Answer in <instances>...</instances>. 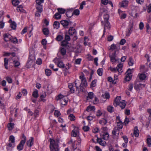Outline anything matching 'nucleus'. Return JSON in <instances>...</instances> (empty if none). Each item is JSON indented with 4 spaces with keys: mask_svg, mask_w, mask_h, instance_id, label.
I'll return each mask as SVG.
<instances>
[{
    "mask_svg": "<svg viewBox=\"0 0 151 151\" xmlns=\"http://www.w3.org/2000/svg\"><path fill=\"white\" fill-rule=\"evenodd\" d=\"M81 83L79 80H76L75 83H70L68 85V87L70 89V91L71 93H74L75 91L74 87H76V91L78 89V86H80Z\"/></svg>",
    "mask_w": 151,
    "mask_h": 151,
    "instance_id": "nucleus-1",
    "label": "nucleus"
},
{
    "mask_svg": "<svg viewBox=\"0 0 151 151\" xmlns=\"http://www.w3.org/2000/svg\"><path fill=\"white\" fill-rule=\"evenodd\" d=\"M50 150L51 151H58L59 148L58 143L54 140H51L50 141Z\"/></svg>",
    "mask_w": 151,
    "mask_h": 151,
    "instance_id": "nucleus-2",
    "label": "nucleus"
},
{
    "mask_svg": "<svg viewBox=\"0 0 151 151\" xmlns=\"http://www.w3.org/2000/svg\"><path fill=\"white\" fill-rule=\"evenodd\" d=\"M26 140V137L24 134H23L22 135V139L17 147V149L18 150L20 151L23 150Z\"/></svg>",
    "mask_w": 151,
    "mask_h": 151,
    "instance_id": "nucleus-3",
    "label": "nucleus"
},
{
    "mask_svg": "<svg viewBox=\"0 0 151 151\" xmlns=\"http://www.w3.org/2000/svg\"><path fill=\"white\" fill-rule=\"evenodd\" d=\"M53 61L55 63H57L58 67L61 68H63L64 67V65L63 62L61 61L59 58H56L53 60Z\"/></svg>",
    "mask_w": 151,
    "mask_h": 151,
    "instance_id": "nucleus-4",
    "label": "nucleus"
},
{
    "mask_svg": "<svg viewBox=\"0 0 151 151\" xmlns=\"http://www.w3.org/2000/svg\"><path fill=\"white\" fill-rule=\"evenodd\" d=\"M80 79L81 80V83L85 87H86L88 86L87 82L84 75H81L79 77Z\"/></svg>",
    "mask_w": 151,
    "mask_h": 151,
    "instance_id": "nucleus-5",
    "label": "nucleus"
},
{
    "mask_svg": "<svg viewBox=\"0 0 151 151\" xmlns=\"http://www.w3.org/2000/svg\"><path fill=\"white\" fill-rule=\"evenodd\" d=\"M110 60L111 62L114 63L117 61V59L116 58V51L112 54L111 55H109Z\"/></svg>",
    "mask_w": 151,
    "mask_h": 151,
    "instance_id": "nucleus-6",
    "label": "nucleus"
},
{
    "mask_svg": "<svg viewBox=\"0 0 151 151\" xmlns=\"http://www.w3.org/2000/svg\"><path fill=\"white\" fill-rule=\"evenodd\" d=\"M133 26V22L132 21H130L128 31L127 32V35H129L132 31V29Z\"/></svg>",
    "mask_w": 151,
    "mask_h": 151,
    "instance_id": "nucleus-7",
    "label": "nucleus"
},
{
    "mask_svg": "<svg viewBox=\"0 0 151 151\" xmlns=\"http://www.w3.org/2000/svg\"><path fill=\"white\" fill-rule=\"evenodd\" d=\"M110 49L112 50H115L114 52L119 51L120 49V45L118 44H112L111 46Z\"/></svg>",
    "mask_w": 151,
    "mask_h": 151,
    "instance_id": "nucleus-8",
    "label": "nucleus"
},
{
    "mask_svg": "<svg viewBox=\"0 0 151 151\" xmlns=\"http://www.w3.org/2000/svg\"><path fill=\"white\" fill-rule=\"evenodd\" d=\"M71 135L72 136L74 137H77L79 136L78 128H75L72 131Z\"/></svg>",
    "mask_w": 151,
    "mask_h": 151,
    "instance_id": "nucleus-9",
    "label": "nucleus"
},
{
    "mask_svg": "<svg viewBox=\"0 0 151 151\" xmlns=\"http://www.w3.org/2000/svg\"><path fill=\"white\" fill-rule=\"evenodd\" d=\"M121 97L120 96H117L115 98L114 102V105L115 106H118L120 102V100H121Z\"/></svg>",
    "mask_w": 151,
    "mask_h": 151,
    "instance_id": "nucleus-10",
    "label": "nucleus"
},
{
    "mask_svg": "<svg viewBox=\"0 0 151 151\" xmlns=\"http://www.w3.org/2000/svg\"><path fill=\"white\" fill-rule=\"evenodd\" d=\"M4 38L6 42L9 41L11 40L12 36L9 34H6L4 35Z\"/></svg>",
    "mask_w": 151,
    "mask_h": 151,
    "instance_id": "nucleus-11",
    "label": "nucleus"
},
{
    "mask_svg": "<svg viewBox=\"0 0 151 151\" xmlns=\"http://www.w3.org/2000/svg\"><path fill=\"white\" fill-rule=\"evenodd\" d=\"M68 32L69 35H75L76 34V32L75 29L73 27H70L69 28Z\"/></svg>",
    "mask_w": 151,
    "mask_h": 151,
    "instance_id": "nucleus-12",
    "label": "nucleus"
},
{
    "mask_svg": "<svg viewBox=\"0 0 151 151\" xmlns=\"http://www.w3.org/2000/svg\"><path fill=\"white\" fill-rule=\"evenodd\" d=\"M145 85L144 84L139 83L136 85L134 88L136 89H140L145 87Z\"/></svg>",
    "mask_w": 151,
    "mask_h": 151,
    "instance_id": "nucleus-13",
    "label": "nucleus"
},
{
    "mask_svg": "<svg viewBox=\"0 0 151 151\" xmlns=\"http://www.w3.org/2000/svg\"><path fill=\"white\" fill-rule=\"evenodd\" d=\"M139 131L138 129V127L136 126L134 127L133 134L135 137H137L139 136Z\"/></svg>",
    "mask_w": 151,
    "mask_h": 151,
    "instance_id": "nucleus-14",
    "label": "nucleus"
},
{
    "mask_svg": "<svg viewBox=\"0 0 151 151\" xmlns=\"http://www.w3.org/2000/svg\"><path fill=\"white\" fill-rule=\"evenodd\" d=\"M95 108L94 106H88L86 109V111L88 112L92 111V113H94V111L95 110Z\"/></svg>",
    "mask_w": 151,
    "mask_h": 151,
    "instance_id": "nucleus-15",
    "label": "nucleus"
},
{
    "mask_svg": "<svg viewBox=\"0 0 151 151\" xmlns=\"http://www.w3.org/2000/svg\"><path fill=\"white\" fill-rule=\"evenodd\" d=\"M34 139L33 137H31V139L27 142V145L29 147H31L33 145Z\"/></svg>",
    "mask_w": 151,
    "mask_h": 151,
    "instance_id": "nucleus-16",
    "label": "nucleus"
},
{
    "mask_svg": "<svg viewBox=\"0 0 151 151\" xmlns=\"http://www.w3.org/2000/svg\"><path fill=\"white\" fill-rule=\"evenodd\" d=\"M62 105H65L66 104L68 101V99L66 96L63 97L60 101Z\"/></svg>",
    "mask_w": 151,
    "mask_h": 151,
    "instance_id": "nucleus-17",
    "label": "nucleus"
},
{
    "mask_svg": "<svg viewBox=\"0 0 151 151\" xmlns=\"http://www.w3.org/2000/svg\"><path fill=\"white\" fill-rule=\"evenodd\" d=\"M97 141L100 145L102 146H105V142L103 141L101 138H99L97 137Z\"/></svg>",
    "mask_w": 151,
    "mask_h": 151,
    "instance_id": "nucleus-18",
    "label": "nucleus"
},
{
    "mask_svg": "<svg viewBox=\"0 0 151 151\" xmlns=\"http://www.w3.org/2000/svg\"><path fill=\"white\" fill-rule=\"evenodd\" d=\"M13 63L15 67H17L19 66L20 65V63L19 61L18 58H17L16 60L13 59Z\"/></svg>",
    "mask_w": 151,
    "mask_h": 151,
    "instance_id": "nucleus-19",
    "label": "nucleus"
},
{
    "mask_svg": "<svg viewBox=\"0 0 151 151\" xmlns=\"http://www.w3.org/2000/svg\"><path fill=\"white\" fill-rule=\"evenodd\" d=\"M102 138L105 140H108L109 139V135L108 132L103 133Z\"/></svg>",
    "mask_w": 151,
    "mask_h": 151,
    "instance_id": "nucleus-20",
    "label": "nucleus"
},
{
    "mask_svg": "<svg viewBox=\"0 0 151 151\" xmlns=\"http://www.w3.org/2000/svg\"><path fill=\"white\" fill-rule=\"evenodd\" d=\"M94 97V94L92 92H90L88 93V96H87V99L89 101L90 99H92Z\"/></svg>",
    "mask_w": 151,
    "mask_h": 151,
    "instance_id": "nucleus-21",
    "label": "nucleus"
},
{
    "mask_svg": "<svg viewBox=\"0 0 151 151\" xmlns=\"http://www.w3.org/2000/svg\"><path fill=\"white\" fill-rule=\"evenodd\" d=\"M122 109L125 108L126 105V102L124 100H122L120 102L119 105Z\"/></svg>",
    "mask_w": 151,
    "mask_h": 151,
    "instance_id": "nucleus-22",
    "label": "nucleus"
},
{
    "mask_svg": "<svg viewBox=\"0 0 151 151\" xmlns=\"http://www.w3.org/2000/svg\"><path fill=\"white\" fill-rule=\"evenodd\" d=\"M112 132V134L114 135H116V134H119V132L118 128L117 127H114L113 129Z\"/></svg>",
    "mask_w": 151,
    "mask_h": 151,
    "instance_id": "nucleus-23",
    "label": "nucleus"
},
{
    "mask_svg": "<svg viewBox=\"0 0 151 151\" xmlns=\"http://www.w3.org/2000/svg\"><path fill=\"white\" fill-rule=\"evenodd\" d=\"M147 143L149 147L151 146V137L150 136L148 135L147 136Z\"/></svg>",
    "mask_w": 151,
    "mask_h": 151,
    "instance_id": "nucleus-24",
    "label": "nucleus"
},
{
    "mask_svg": "<svg viewBox=\"0 0 151 151\" xmlns=\"http://www.w3.org/2000/svg\"><path fill=\"white\" fill-rule=\"evenodd\" d=\"M99 123L102 125H105L107 123V121L105 119H101L99 121Z\"/></svg>",
    "mask_w": 151,
    "mask_h": 151,
    "instance_id": "nucleus-25",
    "label": "nucleus"
},
{
    "mask_svg": "<svg viewBox=\"0 0 151 151\" xmlns=\"http://www.w3.org/2000/svg\"><path fill=\"white\" fill-rule=\"evenodd\" d=\"M128 4V1L125 0L122 1L120 3L121 6L122 7H125L127 6Z\"/></svg>",
    "mask_w": 151,
    "mask_h": 151,
    "instance_id": "nucleus-26",
    "label": "nucleus"
},
{
    "mask_svg": "<svg viewBox=\"0 0 151 151\" xmlns=\"http://www.w3.org/2000/svg\"><path fill=\"white\" fill-rule=\"evenodd\" d=\"M61 24L63 25L64 27H66L69 24V22L65 20H63L60 21Z\"/></svg>",
    "mask_w": 151,
    "mask_h": 151,
    "instance_id": "nucleus-27",
    "label": "nucleus"
},
{
    "mask_svg": "<svg viewBox=\"0 0 151 151\" xmlns=\"http://www.w3.org/2000/svg\"><path fill=\"white\" fill-rule=\"evenodd\" d=\"M123 67V65L122 63H120L119 64L117 67L116 68L118 70V72L119 73H121L122 72V68Z\"/></svg>",
    "mask_w": 151,
    "mask_h": 151,
    "instance_id": "nucleus-28",
    "label": "nucleus"
},
{
    "mask_svg": "<svg viewBox=\"0 0 151 151\" xmlns=\"http://www.w3.org/2000/svg\"><path fill=\"white\" fill-rule=\"evenodd\" d=\"M105 23L104 24V33L105 32V29L106 28L107 29H109L110 28V24L108 21H105Z\"/></svg>",
    "mask_w": 151,
    "mask_h": 151,
    "instance_id": "nucleus-29",
    "label": "nucleus"
},
{
    "mask_svg": "<svg viewBox=\"0 0 151 151\" xmlns=\"http://www.w3.org/2000/svg\"><path fill=\"white\" fill-rule=\"evenodd\" d=\"M42 32L46 36H47L49 34V31L47 28H44L42 29Z\"/></svg>",
    "mask_w": 151,
    "mask_h": 151,
    "instance_id": "nucleus-30",
    "label": "nucleus"
},
{
    "mask_svg": "<svg viewBox=\"0 0 151 151\" xmlns=\"http://www.w3.org/2000/svg\"><path fill=\"white\" fill-rule=\"evenodd\" d=\"M36 8L37 11L39 12L40 13H41L42 12V5H36Z\"/></svg>",
    "mask_w": 151,
    "mask_h": 151,
    "instance_id": "nucleus-31",
    "label": "nucleus"
},
{
    "mask_svg": "<svg viewBox=\"0 0 151 151\" xmlns=\"http://www.w3.org/2000/svg\"><path fill=\"white\" fill-rule=\"evenodd\" d=\"M60 23L58 22L55 21L53 24L54 27L55 29H58L60 27Z\"/></svg>",
    "mask_w": 151,
    "mask_h": 151,
    "instance_id": "nucleus-32",
    "label": "nucleus"
},
{
    "mask_svg": "<svg viewBox=\"0 0 151 151\" xmlns=\"http://www.w3.org/2000/svg\"><path fill=\"white\" fill-rule=\"evenodd\" d=\"M128 64L129 66H132L134 64V60L131 57L129 58Z\"/></svg>",
    "mask_w": 151,
    "mask_h": 151,
    "instance_id": "nucleus-33",
    "label": "nucleus"
},
{
    "mask_svg": "<svg viewBox=\"0 0 151 151\" xmlns=\"http://www.w3.org/2000/svg\"><path fill=\"white\" fill-rule=\"evenodd\" d=\"M47 91L48 93H51L52 91V88L51 85H48L47 87Z\"/></svg>",
    "mask_w": 151,
    "mask_h": 151,
    "instance_id": "nucleus-34",
    "label": "nucleus"
},
{
    "mask_svg": "<svg viewBox=\"0 0 151 151\" xmlns=\"http://www.w3.org/2000/svg\"><path fill=\"white\" fill-rule=\"evenodd\" d=\"M14 124L12 123H10L8 124V127L9 130H12L14 127Z\"/></svg>",
    "mask_w": 151,
    "mask_h": 151,
    "instance_id": "nucleus-35",
    "label": "nucleus"
},
{
    "mask_svg": "<svg viewBox=\"0 0 151 151\" xmlns=\"http://www.w3.org/2000/svg\"><path fill=\"white\" fill-rule=\"evenodd\" d=\"M16 26L17 24L14 22H12L10 25L11 27L13 29H16Z\"/></svg>",
    "mask_w": 151,
    "mask_h": 151,
    "instance_id": "nucleus-36",
    "label": "nucleus"
},
{
    "mask_svg": "<svg viewBox=\"0 0 151 151\" xmlns=\"http://www.w3.org/2000/svg\"><path fill=\"white\" fill-rule=\"evenodd\" d=\"M68 119L71 121H74L76 119L75 116L72 114H70L68 116Z\"/></svg>",
    "mask_w": 151,
    "mask_h": 151,
    "instance_id": "nucleus-37",
    "label": "nucleus"
},
{
    "mask_svg": "<svg viewBox=\"0 0 151 151\" xmlns=\"http://www.w3.org/2000/svg\"><path fill=\"white\" fill-rule=\"evenodd\" d=\"M60 52L62 55H64L66 54V50L65 48L62 47L60 49Z\"/></svg>",
    "mask_w": 151,
    "mask_h": 151,
    "instance_id": "nucleus-38",
    "label": "nucleus"
},
{
    "mask_svg": "<svg viewBox=\"0 0 151 151\" xmlns=\"http://www.w3.org/2000/svg\"><path fill=\"white\" fill-rule=\"evenodd\" d=\"M57 10L58 11V12L60 14H63L65 13V10L64 9L62 8H58L57 9Z\"/></svg>",
    "mask_w": 151,
    "mask_h": 151,
    "instance_id": "nucleus-39",
    "label": "nucleus"
},
{
    "mask_svg": "<svg viewBox=\"0 0 151 151\" xmlns=\"http://www.w3.org/2000/svg\"><path fill=\"white\" fill-rule=\"evenodd\" d=\"M17 10L18 12H24L25 11L23 9L22 5H19L17 9Z\"/></svg>",
    "mask_w": 151,
    "mask_h": 151,
    "instance_id": "nucleus-40",
    "label": "nucleus"
},
{
    "mask_svg": "<svg viewBox=\"0 0 151 151\" xmlns=\"http://www.w3.org/2000/svg\"><path fill=\"white\" fill-rule=\"evenodd\" d=\"M107 109L109 112L111 113L114 111L113 107L109 106L107 107Z\"/></svg>",
    "mask_w": 151,
    "mask_h": 151,
    "instance_id": "nucleus-41",
    "label": "nucleus"
},
{
    "mask_svg": "<svg viewBox=\"0 0 151 151\" xmlns=\"http://www.w3.org/2000/svg\"><path fill=\"white\" fill-rule=\"evenodd\" d=\"M61 15L59 13H56L54 15V17L56 19H59L61 18Z\"/></svg>",
    "mask_w": 151,
    "mask_h": 151,
    "instance_id": "nucleus-42",
    "label": "nucleus"
},
{
    "mask_svg": "<svg viewBox=\"0 0 151 151\" xmlns=\"http://www.w3.org/2000/svg\"><path fill=\"white\" fill-rule=\"evenodd\" d=\"M19 3V1L18 0H13L12 4L13 5L15 6H17Z\"/></svg>",
    "mask_w": 151,
    "mask_h": 151,
    "instance_id": "nucleus-43",
    "label": "nucleus"
},
{
    "mask_svg": "<svg viewBox=\"0 0 151 151\" xmlns=\"http://www.w3.org/2000/svg\"><path fill=\"white\" fill-rule=\"evenodd\" d=\"M8 59L5 58H4V65L5 66V68L7 69L8 68L7 65H8Z\"/></svg>",
    "mask_w": 151,
    "mask_h": 151,
    "instance_id": "nucleus-44",
    "label": "nucleus"
},
{
    "mask_svg": "<svg viewBox=\"0 0 151 151\" xmlns=\"http://www.w3.org/2000/svg\"><path fill=\"white\" fill-rule=\"evenodd\" d=\"M96 82L97 80L96 79H95L93 81L91 82L90 84L91 87H95L96 85Z\"/></svg>",
    "mask_w": 151,
    "mask_h": 151,
    "instance_id": "nucleus-45",
    "label": "nucleus"
},
{
    "mask_svg": "<svg viewBox=\"0 0 151 151\" xmlns=\"http://www.w3.org/2000/svg\"><path fill=\"white\" fill-rule=\"evenodd\" d=\"M117 125L119 129H122L123 127V124L121 121H119L117 123Z\"/></svg>",
    "mask_w": 151,
    "mask_h": 151,
    "instance_id": "nucleus-46",
    "label": "nucleus"
},
{
    "mask_svg": "<svg viewBox=\"0 0 151 151\" xmlns=\"http://www.w3.org/2000/svg\"><path fill=\"white\" fill-rule=\"evenodd\" d=\"M104 18L105 21H107L109 18V16L106 13H105L104 15Z\"/></svg>",
    "mask_w": 151,
    "mask_h": 151,
    "instance_id": "nucleus-47",
    "label": "nucleus"
},
{
    "mask_svg": "<svg viewBox=\"0 0 151 151\" xmlns=\"http://www.w3.org/2000/svg\"><path fill=\"white\" fill-rule=\"evenodd\" d=\"M9 142L12 143H15V137L11 135L9 137Z\"/></svg>",
    "mask_w": 151,
    "mask_h": 151,
    "instance_id": "nucleus-48",
    "label": "nucleus"
},
{
    "mask_svg": "<svg viewBox=\"0 0 151 151\" xmlns=\"http://www.w3.org/2000/svg\"><path fill=\"white\" fill-rule=\"evenodd\" d=\"M46 96V94L45 92H44L42 93V94L40 96V98L43 101H45V99H44L43 98H45Z\"/></svg>",
    "mask_w": 151,
    "mask_h": 151,
    "instance_id": "nucleus-49",
    "label": "nucleus"
},
{
    "mask_svg": "<svg viewBox=\"0 0 151 151\" xmlns=\"http://www.w3.org/2000/svg\"><path fill=\"white\" fill-rule=\"evenodd\" d=\"M45 73L46 75L48 76H50L52 73L51 70L48 69L45 70Z\"/></svg>",
    "mask_w": 151,
    "mask_h": 151,
    "instance_id": "nucleus-50",
    "label": "nucleus"
},
{
    "mask_svg": "<svg viewBox=\"0 0 151 151\" xmlns=\"http://www.w3.org/2000/svg\"><path fill=\"white\" fill-rule=\"evenodd\" d=\"M32 95L34 97L37 98L38 97V91L36 90L33 92Z\"/></svg>",
    "mask_w": 151,
    "mask_h": 151,
    "instance_id": "nucleus-51",
    "label": "nucleus"
},
{
    "mask_svg": "<svg viewBox=\"0 0 151 151\" xmlns=\"http://www.w3.org/2000/svg\"><path fill=\"white\" fill-rule=\"evenodd\" d=\"M132 77V75H126L125 80L127 81H129L131 79Z\"/></svg>",
    "mask_w": 151,
    "mask_h": 151,
    "instance_id": "nucleus-52",
    "label": "nucleus"
},
{
    "mask_svg": "<svg viewBox=\"0 0 151 151\" xmlns=\"http://www.w3.org/2000/svg\"><path fill=\"white\" fill-rule=\"evenodd\" d=\"M65 96H64L63 95L61 94H60L58 96L56 97V100L57 101L60 100V101H61V100L63 99V98L65 97Z\"/></svg>",
    "mask_w": 151,
    "mask_h": 151,
    "instance_id": "nucleus-53",
    "label": "nucleus"
},
{
    "mask_svg": "<svg viewBox=\"0 0 151 151\" xmlns=\"http://www.w3.org/2000/svg\"><path fill=\"white\" fill-rule=\"evenodd\" d=\"M146 76L144 74H141L139 75V78L140 80H143L146 78Z\"/></svg>",
    "mask_w": 151,
    "mask_h": 151,
    "instance_id": "nucleus-54",
    "label": "nucleus"
},
{
    "mask_svg": "<svg viewBox=\"0 0 151 151\" xmlns=\"http://www.w3.org/2000/svg\"><path fill=\"white\" fill-rule=\"evenodd\" d=\"M147 32L148 33H151V28L150 27L148 24H147L146 25Z\"/></svg>",
    "mask_w": 151,
    "mask_h": 151,
    "instance_id": "nucleus-55",
    "label": "nucleus"
},
{
    "mask_svg": "<svg viewBox=\"0 0 151 151\" xmlns=\"http://www.w3.org/2000/svg\"><path fill=\"white\" fill-rule=\"evenodd\" d=\"M68 41L66 40H63L61 42V45L63 46H66L68 44Z\"/></svg>",
    "mask_w": 151,
    "mask_h": 151,
    "instance_id": "nucleus-56",
    "label": "nucleus"
},
{
    "mask_svg": "<svg viewBox=\"0 0 151 151\" xmlns=\"http://www.w3.org/2000/svg\"><path fill=\"white\" fill-rule=\"evenodd\" d=\"M44 0H36V5H42L41 4L43 3Z\"/></svg>",
    "mask_w": 151,
    "mask_h": 151,
    "instance_id": "nucleus-57",
    "label": "nucleus"
},
{
    "mask_svg": "<svg viewBox=\"0 0 151 151\" xmlns=\"http://www.w3.org/2000/svg\"><path fill=\"white\" fill-rule=\"evenodd\" d=\"M109 69L111 70V71L114 72V73H116L118 71V70L117 68H112L110 67L109 68Z\"/></svg>",
    "mask_w": 151,
    "mask_h": 151,
    "instance_id": "nucleus-58",
    "label": "nucleus"
},
{
    "mask_svg": "<svg viewBox=\"0 0 151 151\" xmlns=\"http://www.w3.org/2000/svg\"><path fill=\"white\" fill-rule=\"evenodd\" d=\"M102 69H99L97 70V73L99 76H101L102 75Z\"/></svg>",
    "mask_w": 151,
    "mask_h": 151,
    "instance_id": "nucleus-59",
    "label": "nucleus"
},
{
    "mask_svg": "<svg viewBox=\"0 0 151 151\" xmlns=\"http://www.w3.org/2000/svg\"><path fill=\"white\" fill-rule=\"evenodd\" d=\"M91 114L90 115L88 116L87 117V119L88 120L91 121L92 120L93 118H94L95 117L94 116H91Z\"/></svg>",
    "mask_w": 151,
    "mask_h": 151,
    "instance_id": "nucleus-60",
    "label": "nucleus"
},
{
    "mask_svg": "<svg viewBox=\"0 0 151 151\" xmlns=\"http://www.w3.org/2000/svg\"><path fill=\"white\" fill-rule=\"evenodd\" d=\"M102 114V112L100 110H98L96 113V116L98 117H99Z\"/></svg>",
    "mask_w": 151,
    "mask_h": 151,
    "instance_id": "nucleus-61",
    "label": "nucleus"
},
{
    "mask_svg": "<svg viewBox=\"0 0 151 151\" xmlns=\"http://www.w3.org/2000/svg\"><path fill=\"white\" fill-rule=\"evenodd\" d=\"M103 97L106 99H108L110 97L109 94L108 93H106L103 95Z\"/></svg>",
    "mask_w": 151,
    "mask_h": 151,
    "instance_id": "nucleus-62",
    "label": "nucleus"
},
{
    "mask_svg": "<svg viewBox=\"0 0 151 151\" xmlns=\"http://www.w3.org/2000/svg\"><path fill=\"white\" fill-rule=\"evenodd\" d=\"M56 39L58 41H60L62 40L63 38V36L61 35H59L58 36L56 37Z\"/></svg>",
    "mask_w": 151,
    "mask_h": 151,
    "instance_id": "nucleus-63",
    "label": "nucleus"
},
{
    "mask_svg": "<svg viewBox=\"0 0 151 151\" xmlns=\"http://www.w3.org/2000/svg\"><path fill=\"white\" fill-rule=\"evenodd\" d=\"M11 41L14 43H16L18 42V40L16 37L11 38Z\"/></svg>",
    "mask_w": 151,
    "mask_h": 151,
    "instance_id": "nucleus-64",
    "label": "nucleus"
}]
</instances>
